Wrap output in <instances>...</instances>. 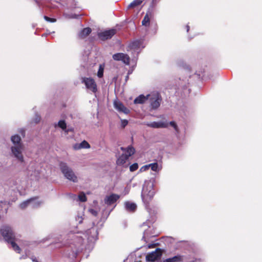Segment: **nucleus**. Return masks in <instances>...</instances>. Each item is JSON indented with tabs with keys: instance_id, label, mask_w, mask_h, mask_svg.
I'll use <instances>...</instances> for the list:
<instances>
[{
	"instance_id": "nucleus-10",
	"label": "nucleus",
	"mask_w": 262,
	"mask_h": 262,
	"mask_svg": "<svg viewBox=\"0 0 262 262\" xmlns=\"http://www.w3.org/2000/svg\"><path fill=\"white\" fill-rule=\"evenodd\" d=\"M115 108L119 112H122L127 114L129 113V110L123 104L118 100H115L114 102Z\"/></svg>"
},
{
	"instance_id": "nucleus-19",
	"label": "nucleus",
	"mask_w": 262,
	"mask_h": 262,
	"mask_svg": "<svg viewBox=\"0 0 262 262\" xmlns=\"http://www.w3.org/2000/svg\"><path fill=\"white\" fill-rule=\"evenodd\" d=\"M128 158H129L125 154H122L117 159L116 161V164L118 165H122L126 162Z\"/></svg>"
},
{
	"instance_id": "nucleus-12",
	"label": "nucleus",
	"mask_w": 262,
	"mask_h": 262,
	"mask_svg": "<svg viewBox=\"0 0 262 262\" xmlns=\"http://www.w3.org/2000/svg\"><path fill=\"white\" fill-rule=\"evenodd\" d=\"M119 197L118 194H112L105 198L104 202L108 205H111L114 204L119 199Z\"/></svg>"
},
{
	"instance_id": "nucleus-5",
	"label": "nucleus",
	"mask_w": 262,
	"mask_h": 262,
	"mask_svg": "<svg viewBox=\"0 0 262 262\" xmlns=\"http://www.w3.org/2000/svg\"><path fill=\"white\" fill-rule=\"evenodd\" d=\"M82 83H84L87 89L90 90L94 93L97 91V85L95 80L91 77H82Z\"/></svg>"
},
{
	"instance_id": "nucleus-8",
	"label": "nucleus",
	"mask_w": 262,
	"mask_h": 262,
	"mask_svg": "<svg viewBox=\"0 0 262 262\" xmlns=\"http://www.w3.org/2000/svg\"><path fill=\"white\" fill-rule=\"evenodd\" d=\"M116 33V29H112L98 33V36L100 39L104 41L111 39Z\"/></svg>"
},
{
	"instance_id": "nucleus-2",
	"label": "nucleus",
	"mask_w": 262,
	"mask_h": 262,
	"mask_svg": "<svg viewBox=\"0 0 262 262\" xmlns=\"http://www.w3.org/2000/svg\"><path fill=\"white\" fill-rule=\"evenodd\" d=\"M155 194V191L152 186H150L149 188H144L142 193V199L144 202L146 208L148 210L151 209L150 203L152 201L154 195Z\"/></svg>"
},
{
	"instance_id": "nucleus-31",
	"label": "nucleus",
	"mask_w": 262,
	"mask_h": 262,
	"mask_svg": "<svg viewBox=\"0 0 262 262\" xmlns=\"http://www.w3.org/2000/svg\"><path fill=\"white\" fill-rule=\"evenodd\" d=\"M169 124H170L171 126L173 127V128H174V129H175L176 132L177 133H179V129L178 127V126H177V124L176 123V122H174V121H170V122H169Z\"/></svg>"
},
{
	"instance_id": "nucleus-37",
	"label": "nucleus",
	"mask_w": 262,
	"mask_h": 262,
	"mask_svg": "<svg viewBox=\"0 0 262 262\" xmlns=\"http://www.w3.org/2000/svg\"><path fill=\"white\" fill-rule=\"evenodd\" d=\"M21 134L23 135H24L25 134V130H21V132H20Z\"/></svg>"
},
{
	"instance_id": "nucleus-20",
	"label": "nucleus",
	"mask_w": 262,
	"mask_h": 262,
	"mask_svg": "<svg viewBox=\"0 0 262 262\" xmlns=\"http://www.w3.org/2000/svg\"><path fill=\"white\" fill-rule=\"evenodd\" d=\"M126 209L130 212H134L137 209V205L134 203L126 202L125 203Z\"/></svg>"
},
{
	"instance_id": "nucleus-16",
	"label": "nucleus",
	"mask_w": 262,
	"mask_h": 262,
	"mask_svg": "<svg viewBox=\"0 0 262 262\" xmlns=\"http://www.w3.org/2000/svg\"><path fill=\"white\" fill-rule=\"evenodd\" d=\"M183 255H177L172 257L166 259L163 262H181L183 260Z\"/></svg>"
},
{
	"instance_id": "nucleus-4",
	"label": "nucleus",
	"mask_w": 262,
	"mask_h": 262,
	"mask_svg": "<svg viewBox=\"0 0 262 262\" xmlns=\"http://www.w3.org/2000/svg\"><path fill=\"white\" fill-rule=\"evenodd\" d=\"M0 231L2 235L7 243L12 240H16L15 234L10 227L4 226L1 228Z\"/></svg>"
},
{
	"instance_id": "nucleus-26",
	"label": "nucleus",
	"mask_w": 262,
	"mask_h": 262,
	"mask_svg": "<svg viewBox=\"0 0 262 262\" xmlns=\"http://www.w3.org/2000/svg\"><path fill=\"white\" fill-rule=\"evenodd\" d=\"M38 198L34 201H33L31 203H32V207L33 208H37L40 206V205L42 203V201H38Z\"/></svg>"
},
{
	"instance_id": "nucleus-34",
	"label": "nucleus",
	"mask_w": 262,
	"mask_h": 262,
	"mask_svg": "<svg viewBox=\"0 0 262 262\" xmlns=\"http://www.w3.org/2000/svg\"><path fill=\"white\" fill-rule=\"evenodd\" d=\"M40 117L39 116H37L35 120V122L36 123H37L38 122H39L40 121Z\"/></svg>"
},
{
	"instance_id": "nucleus-25",
	"label": "nucleus",
	"mask_w": 262,
	"mask_h": 262,
	"mask_svg": "<svg viewBox=\"0 0 262 262\" xmlns=\"http://www.w3.org/2000/svg\"><path fill=\"white\" fill-rule=\"evenodd\" d=\"M142 24L144 26H149L150 24V18L149 17V14L147 13L145 16L144 17L142 21Z\"/></svg>"
},
{
	"instance_id": "nucleus-27",
	"label": "nucleus",
	"mask_w": 262,
	"mask_h": 262,
	"mask_svg": "<svg viewBox=\"0 0 262 262\" xmlns=\"http://www.w3.org/2000/svg\"><path fill=\"white\" fill-rule=\"evenodd\" d=\"M79 200L81 202H85L87 200L86 196L84 192H81L78 195Z\"/></svg>"
},
{
	"instance_id": "nucleus-36",
	"label": "nucleus",
	"mask_w": 262,
	"mask_h": 262,
	"mask_svg": "<svg viewBox=\"0 0 262 262\" xmlns=\"http://www.w3.org/2000/svg\"><path fill=\"white\" fill-rule=\"evenodd\" d=\"M91 211V212H92L93 214H94L95 215H97V212H96V211H95V210H94L92 209Z\"/></svg>"
},
{
	"instance_id": "nucleus-11",
	"label": "nucleus",
	"mask_w": 262,
	"mask_h": 262,
	"mask_svg": "<svg viewBox=\"0 0 262 262\" xmlns=\"http://www.w3.org/2000/svg\"><path fill=\"white\" fill-rule=\"evenodd\" d=\"M143 39L135 40L129 43L128 48L130 50H133L134 51L137 50L143 45Z\"/></svg>"
},
{
	"instance_id": "nucleus-17",
	"label": "nucleus",
	"mask_w": 262,
	"mask_h": 262,
	"mask_svg": "<svg viewBox=\"0 0 262 262\" xmlns=\"http://www.w3.org/2000/svg\"><path fill=\"white\" fill-rule=\"evenodd\" d=\"M74 148L76 150L80 149L81 148H90V145L87 141L84 140L80 144H76L74 146Z\"/></svg>"
},
{
	"instance_id": "nucleus-41",
	"label": "nucleus",
	"mask_w": 262,
	"mask_h": 262,
	"mask_svg": "<svg viewBox=\"0 0 262 262\" xmlns=\"http://www.w3.org/2000/svg\"><path fill=\"white\" fill-rule=\"evenodd\" d=\"M195 260H196V259H195V260H193L192 262H195Z\"/></svg>"
},
{
	"instance_id": "nucleus-18",
	"label": "nucleus",
	"mask_w": 262,
	"mask_h": 262,
	"mask_svg": "<svg viewBox=\"0 0 262 262\" xmlns=\"http://www.w3.org/2000/svg\"><path fill=\"white\" fill-rule=\"evenodd\" d=\"M149 96H150L149 95H147V96H145L143 95H140L134 100V103L143 104L148 99Z\"/></svg>"
},
{
	"instance_id": "nucleus-14",
	"label": "nucleus",
	"mask_w": 262,
	"mask_h": 262,
	"mask_svg": "<svg viewBox=\"0 0 262 262\" xmlns=\"http://www.w3.org/2000/svg\"><path fill=\"white\" fill-rule=\"evenodd\" d=\"M120 149L128 158L133 155L135 152V149L131 145L128 146L126 148L121 147Z\"/></svg>"
},
{
	"instance_id": "nucleus-13",
	"label": "nucleus",
	"mask_w": 262,
	"mask_h": 262,
	"mask_svg": "<svg viewBox=\"0 0 262 262\" xmlns=\"http://www.w3.org/2000/svg\"><path fill=\"white\" fill-rule=\"evenodd\" d=\"M147 126L155 128H166L168 126V123L163 122H153L147 124Z\"/></svg>"
},
{
	"instance_id": "nucleus-22",
	"label": "nucleus",
	"mask_w": 262,
	"mask_h": 262,
	"mask_svg": "<svg viewBox=\"0 0 262 262\" xmlns=\"http://www.w3.org/2000/svg\"><path fill=\"white\" fill-rule=\"evenodd\" d=\"M144 0H134L127 7V9H133L140 5Z\"/></svg>"
},
{
	"instance_id": "nucleus-7",
	"label": "nucleus",
	"mask_w": 262,
	"mask_h": 262,
	"mask_svg": "<svg viewBox=\"0 0 262 262\" xmlns=\"http://www.w3.org/2000/svg\"><path fill=\"white\" fill-rule=\"evenodd\" d=\"M162 252L163 251L160 248H157L155 251L146 255V261L154 262L159 259H160L162 255Z\"/></svg>"
},
{
	"instance_id": "nucleus-6",
	"label": "nucleus",
	"mask_w": 262,
	"mask_h": 262,
	"mask_svg": "<svg viewBox=\"0 0 262 262\" xmlns=\"http://www.w3.org/2000/svg\"><path fill=\"white\" fill-rule=\"evenodd\" d=\"M151 107L153 110L157 109L162 101V97L159 93L154 94L149 98Z\"/></svg>"
},
{
	"instance_id": "nucleus-24",
	"label": "nucleus",
	"mask_w": 262,
	"mask_h": 262,
	"mask_svg": "<svg viewBox=\"0 0 262 262\" xmlns=\"http://www.w3.org/2000/svg\"><path fill=\"white\" fill-rule=\"evenodd\" d=\"M15 241L16 240H12L11 241L8 242V243L11 244L12 248L15 251H16L18 253H20L21 252V249L18 246V245L16 244Z\"/></svg>"
},
{
	"instance_id": "nucleus-9",
	"label": "nucleus",
	"mask_w": 262,
	"mask_h": 262,
	"mask_svg": "<svg viewBox=\"0 0 262 262\" xmlns=\"http://www.w3.org/2000/svg\"><path fill=\"white\" fill-rule=\"evenodd\" d=\"M113 58L116 61H122L127 65H128L130 63V58L126 54L122 53H116L113 55Z\"/></svg>"
},
{
	"instance_id": "nucleus-28",
	"label": "nucleus",
	"mask_w": 262,
	"mask_h": 262,
	"mask_svg": "<svg viewBox=\"0 0 262 262\" xmlns=\"http://www.w3.org/2000/svg\"><path fill=\"white\" fill-rule=\"evenodd\" d=\"M58 125L60 128H61L63 130L66 129L67 128V124L65 121L64 120H60L58 122Z\"/></svg>"
},
{
	"instance_id": "nucleus-21",
	"label": "nucleus",
	"mask_w": 262,
	"mask_h": 262,
	"mask_svg": "<svg viewBox=\"0 0 262 262\" xmlns=\"http://www.w3.org/2000/svg\"><path fill=\"white\" fill-rule=\"evenodd\" d=\"M38 199V197L37 196H34V197H33V198H31L29 199H28L27 201L23 202L22 203H21L20 204V207L24 209L25 208H26L28 206V205L31 203V202H32L33 201H34L35 200H36Z\"/></svg>"
},
{
	"instance_id": "nucleus-32",
	"label": "nucleus",
	"mask_w": 262,
	"mask_h": 262,
	"mask_svg": "<svg viewBox=\"0 0 262 262\" xmlns=\"http://www.w3.org/2000/svg\"><path fill=\"white\" fill-rule=\"evenodd\" d=\"M44 19L49 22L50 23H55L56 21V19L54 18H50L47 16H44Z\"/></svg>"
},
{
	"instance_id": "nucleus-39",
	"label": "nucleus",
	"mask_w": 262,
	"mask_h": 262,
	"mask_svg": "<svg viewBox=\"0 0 262 262\" xmlns=\"http://www.w3.org/2000/svg\"><path fill=\"white\" fill-rule=\"evenodd\" d=\"M186 28H187V31L188 32L189 30V26H186Z\"/></svg>"
},
{
	"instance_id": "nucleus-15",
	"label": "nucleus",
	"mask_w": 262,
	"mask_h": 262,
	"mask_svg": "<svg viewBox=\"0 0 262 262\" xmlns=\"http://www.w3.org/2000/svg\"><path fill=\"white\" fill-rule=\"evenodd\" d=\"M92 32L90 28L87 27L83 29L78 34V38L79 39H84L86 38Z\"/></svg>"
},
{
	"instance_id": "nucleus-38",
	"label": "nucleus",
	"mask_w": 262,
	"mask_h": 262,
	"mask_svg": "<svg viewBox=\"0 0 262 262\" xmlns=\"http://www.w3.org/2000/svg\"><path fill=\"white\" fill-rule=\"evenodd\" d=\"M32 260H33V261H35V262H38V261L36 260V258H32Z\"/></svg>"
},
{
	"instance_id": "nucleus-1",
	"label": "nucleus",
	"mask_w": 262,
	"mask_h": 262,
	"mask_svg": "<svg viewBox=\"0 0 262 262\" xmlns=\"http://www.w3.org/2000/svg\"><path fill=\"white\" fill-rule=\"evenodd\" d=\"M11 141L15 145L12 146L11 151L14 156L20 162L24 161V157L21 153L23 149V144L21 143V138L19 136L16 135L11 137Z\"/></svg>"
},
{
	"instance_id": "nucleus-23",
	"label": "nucleus",
	"mask_w": 262,
	"mask_h": 262,
	"mask_svg": "<svg viewBox=\"0 0 262 262\" xmlns=\"http://www.w3.org/2000/svg\"><path fill=\"white\" fill-rule=\"evenodd\" d=\"M149 167H150L151 170L154 171H157L159 170V166L157 162L149 164L148 165H145L142 167L141 169H142L144 167L145 168V169H148Z\"/></svg>"
},
{
	"instance_id": "nucleus-33",
	"label": "nucleus",
	"mask_w": 262,
	"mask_h": 262,
	"mask_svg": "<svg viewBox=\"0 0 262 262\" xmlns=\"http://www.w3.org/2000/svg\"><path fill=\"white\" fill-rule=\"evenodd\" d=\"M127 124H128L127 120H122L121 125L123 127H125L127 125Z\"/></svg>"
},
{
	"instance_id": "nucleus-35",
	"label": "nucleus",
	"mask_w": 262,
	"mask_h": 262,
	"mask_svg": "<svg viewBox=\"0 0 262 262\" xmlns=\"http://www.w3.org/2000/svg\"><path fill=\"white\" fill-rule=\"evenodd\" d=\"M5 204V205H7V204H8V202H6V201H4V202L1 201V202H0V207H1V206H2L1 204Z\"/></svg>"
},
{
	"instance_id": "nucleus-30",
	"label": "nucleus",
	"mask_w": 262,
	"mask_h": 262,
	"mask_svg": "<svg viewBox=\"0 0 262 262\" xmlns=\"http://www.w3.org/2000/svg\"><path fill=\"white\" fill-rule=\"evenodd\" d=\"M138 168V164L137 163H135L131 165L129 167V170L131 172H133L137 170Z\"/></svg>"
},
{
	"instance_id": "nucleus-40",
	"label": "nucleus",
	"mask_w": 262,
	"mask_h": 262,
	"mask_svg": "<svg viewBox=\"0 0 262 262\" xmlns=\"http://www.w3.org/2000/svg\"><path fill=\"white\" fill-rule=\"evenodd\" d=\"M158 0H152V3H156Z\"/></svg>"
},
{
	"instance_id": "nucleus-3",
	"label": "nucleus",
	"mask_w": 262,
	"mask_h": 262,
	"mask_svg": "<svg viewBox=\"0 0 262 262\" xmlns=\"http://www.w3.org/2000/svg\"><path fill=\"white\" fill-rule=\"evenodd\" d=\"M60 170L66 178L74 183L77 182V176L71 168L69 167L66 163L61 162L59 164Z\"/></svg>"
},
{
	"instance_id": "nucleus-29",
	"label": "nucleus",
	"mask_w": 262,
	"mask_h": 262,
	"mask_svg": "<svg viewBox=\"0 0 262 262\" xmlns=\"http://www.w3.org/2000/svg\"><path fill=\"white\" fill-rule=\"evenodd\" d=\"M104 68L102 65H100L99 70L97 73V76L99 78H101L103 75Z\"/></svg>"
}]
</instances>
